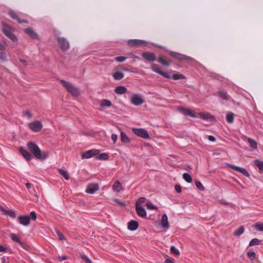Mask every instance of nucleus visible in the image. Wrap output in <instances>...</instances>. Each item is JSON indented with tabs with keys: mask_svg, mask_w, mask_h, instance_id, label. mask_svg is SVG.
Wrapping results in <instances>:
<instances>
[{
	"mask_svg": "<svg viewBox=\"0 0 263 263\" xmlns=\"http://www.w3.org/2000/svg\"><path fill=\"white\" fill-rule=\"evenodd\" d=\"M127 91V88L124 86H119L116 87L115 92L119 95H123Z\"/></svg>",
	"mask_w": 263,
	"mask_h": 263,
	"instance_id": "b1692460",
	"label": "nucleus"
},
{
	"mask_svg": "<svg viewBox=\"0 0 263 263\" xmlns=\"http://www.w3.org/2000/svg\"><path fill=\"white\" fill-rule=\"evenodd\" d=\"M199 117L204 120H209L210 121H215V117L209 112H200L199 113Z\"/></svg>",
	"mask_w": 263,
	"mask_h": 263,
	"instance_id": "dca6fc26",
	"label": "nucleus"
},
{
	"mask_svg": "<svg viewBox=\"0 0 263 263\" xmlns=\"http://www.w3.org/2000/svg\"><path fill=\"white\" fill-rule=\"evenodd\" d=\"M195 185L197 189H198L200 191H204V187L202 184L201 182L197 180L195 181Z\"/></svg>",
	"mask_w": 263,
	"mask_h": 263,
	"instance_id": "a19ab883",
	"label": "nucleus"
},
{
	"mask_svg": "<svg viewBox=\"0 0 263 263\" xmlns=\"http://www.w3.org/2000/svg\"><path fill=\"white\" fill-rule=\"evenodd\" d=\"M111 139L112 140L114 143H115L118 139V136L115 134H112L111 136Z\"/></svg>",
	"mask_w": 263,
	"mask_h": 263,
	"instance_id": "13d9d810",
	"label": "nucleus"
},
{
	"mask_svg": "<svg viewBox=\"0 0 263 263\" xmlns=\"http://www.w3.org/2000/svg\"><path fill=\"white\" fill-rule=\"evenodd\" d=\"M139 227V223L137 221L131 220L127 223V228L130 231H135Z\"/></svg>",
	"mask_w": 263,
	"mask_h": 263,
	"instance_id": "412c9836",
	"label": "nucleus"
},
{
	"mask_svg": "<svg viewBox=\"0 0 263 263\" xmlns=\"http://www.w3.org/2000/svg\"><path fill=\"white\" fill-rule=\"evenodd\" d=\"M28 148L37 159L44 160L49 156V153L47 151H42L38 145L32 141H29L27 143Z\"/></svg>",
	"mask_w": 263,
	"mask_h": 263,
	"instance_id": "f257e3e1",
	"label": "nucleus"
},
{
	"mask_svg": "<svg viewBox=\"0 0 263 263\" xmlns=\"http://www.w3.org/2000/svg\"><path fill=\"white\" fill-rule=\"evenodd\" d=\"M99 189V185L97 183H89L86 189V192L88 194H93Z\"/></svg>",
	"mask_w": 263,
	"mask_h": 263,
	"instance_id": "ddd939ff",
	"label": "nucleus"
},
{
	"mask_svg": "<svg viewBox=\"0 0 263 263\" xmlns=\"http://www.w3.org/2000/svg\"><path fill=\"white\" fill-rule=\"evenodd\" d=\"M131 103L135 106H139L143 104L145 100L139 94H133L130 97Z\"/></svg>",
	"mask_w": 263,
	"mask_h": 263,
	"instance_id": "1a4fd4ad",
	"label": "nucleus"
},
{
	"mask_svg": "<svg viewBox=\"0 0 263 263\" xmlns=\"http://www.w3.org/2000/svg\"><path fill=\"white\" fill-rule=\"evenodd\" d=\"M5 215H8L10 217H11L12 218H15L16 217V214L13 210H6L5 211V212L4 213Z\"/></svg>",
	"mask_w": 263,
	"mask_h": 263,
	"instance_id": "4c0bfd02",
	"label": "nucleus"
},
{
	"mask_svg": "<svg viewBox=\"0 0 263 263\" xmlns=\"http://www.w3.org/2000/svg\"><path fill=\"white\" fill-rule=\"evenodd\" d=\"M68 256L66 255H62L59 257V260L61 261L66 260Z\"/></svg>",
	"mask_w": 263,
	"mask_h": 263,
	"instance_id": "052dcab7",
	"label": "nucleus"
},
{
	"mask_svg": "<svg viewBox=\"0 0 263 263\" xmlns=\"http://www.w3.org/2000/svg\"><path fill=\"white\" fill-rule=\"evenodd\" d=\"M24 32L28 34L31 39L33 40H38L39 39L38 34L30 27L25 28Z\"/></svg>",
	"mask_w": 263,
	"mask_h": 263,
	"instance_id": "6ab92c4d",
	"label": "nucleus"
},
{
	"mask_svg": "<svg viewBox=\"0 0 263 263\" xmlns=\"http://www.w3.org/2000/svg\"><path fill=\"white\" fill-rule=\"evenodd\" d=\"M10 237L13 241L19 243L23 249L26 250H28V246L24 242L22 241L21 239L16 234L14 233H11L10 235Z\"/></svg>",
	"mask_w": 263,
	"mask_h": 263,
	"instance_id": "4468645a",
	"label": "nucleus"
},
{
	"mask_svg": "<svg viewBox=\"0 0 263 263\" xmlns=\"http://www.w3.org/2000/svg\"><path fill=\"white\" fill-rule=\"evenodd\" d=\"M227 165L229 166L230 168H231L233 170H234L235 171H237V172H239L240 171L241 168V167H239V166H236V165H233V164H229V163H228Z\"/></svg>",
	"mask_w": 263,
	"mask_h": 263,
	"instance_id": "c03bdc74",
	"label": "nucleus"
},
{
	"mask_svg": "<svg viewBox=\"0 0 263 263\" xmlns=\"http://www.w3.org/2000/svg\"><path fill=\"white\" fill-rule=\"evenodd\" d=\"M164 263H174V259H166Z\"/></svg>",
	"mask_w": 263,
	"mask_h": 263,
	"instance_id": "0e129e2a",
	"label": "nucleus"
},
{
	"mask_svg": "<svg viewBox=\"0 0 263 263\" xmlns=\"http://www.w3.org/2000/svg\"><path fill=\"white\" fill-rule=\"evenodd\" d=\"M135 208L136 211L139 216L142 218L146 217V211L142 206L139 205L138 204H136Z\"/></svg>",
	"mask_w": 263,
	"mask_h": 263,
	"instance_id": "a211bd4d",
	"label": "nucleus"
},
{
	"mask_svg": "<svg viewBox=\"0 0 263 263\" xmlns=\"http://www.w3.org/2000/svg\"><path fill=\"white\" fill-rule=\"evenodd\" d=\"M8 14L12 18H13L14 20H16L17 21V20H18L19 16L14 11L10 10Z\"/></svg>",
	"mask_w": 263,
	"mask_h": 263,
	"instance_id": "58836bf2",
	"label": "nucleus"
},
{
	"mask_svg": "<svg viewBox=\"0 0 263 263\" xmlns=\"http://www.w3.org/2000/svg\"><path fill=\"white\" fill-rule=\"evenodd\" d=\"M24 116L28 117L29 118H31L32 115L31 112L29 110H25L23 111Z\"/></svg>",
	"mask_w": 263,
	"mask_h": 263,
	"instance_id": "864d4df0",
	"label": "nucleus"
},
{
	"mask_svg": "<svg viewBox=\"0 0 263 263\" xmlns=\"http://www.w3.org/2000/svg\"><path fill=\"white\" fill-rule=\"evenodd\" d=\"M234 114L232 112H229L226 115V121L229 123H232L234 122Z\"/></svg>",
	"mask_w": 263,
	"mask_h": 263,
	"instance_id": "2f4dec72",
	"label": "nucleus"
},
{
	"mask_svg": "<svg viewBox=\"0 0 263 263\" xmlns=\"http://www.w3.org/2000/svg\"><path fill=\"white\" fill-rule=\"evenodd\" d=\"M255 228L257 231L263 232V223H256Z\"/></svg>",
	"mask_w": 263,
	"mask_h": 263,
	"instance_id": "a18cd8bd",
	"label": "nucleus"
},
{
	"mask_svg": "<svg viewBox=\"0 0 263 263\" xmlns=\"http://www.w3.org/2000/svg\"><path fill=\"white\" fill-rule=\"evenodd\" d=\"M217 95L220 98L224 100H228L229 98L228 96V94L227 92L224 90H219L217 91Z\"/></svg>",
	"mask_w": 263,
	"mask_h": 263,
	"instance_id": "cd10ccee",
	"label": "nucleus"
},
{
	"mask_svg": "<svg viewBox=\"0 0 263 263\" xmlns=\"http://www.w3.org/2000/svg\"><path fill=\"white\" fill-rule=\"evenodd\" d=\"M133 133L137 136L140 137L143 139H150V136L148 132L144 128H133Z\"/></svg>",
	"mask_w": 263,
	"mask_h": 263,
	"instance_id": "0eeeda50",
	"label": "nucleus"
},
{
	"mask_svg": "<svg viewBox=\"0 0 263 263\" xmlns=\"http://www.w3.org/2000/svg\"><path fill=\"white\" fill-rule=\"evenodd\" d=\"M175 189L177 193H180L181 192L182 187L179 184H176L175 186Z\"/></svg>",
	"mask_w": 263,
	"mask_h": 263,
	"instance_id": "6e6d98bb",
	"label": "nucleus"
},
{
	"mask_svg": "<svg viewBox=\"0 0 263 263\" xmlns=\"http://www.w3.org/2000/svg\"><path fill=\"white\" fill-rule=\"evenodd\" d=\"M30 218V220L31 219L33 220H35L37 218V216L34 211H32L30 213V214L28 215Z\"/></svg>",
	"mask_w": 263,
	"mask_h": 263,
	"instance_id": "49530a36",
	"label": "nucleus"
},
{
	"mask_svg": "<svg viewBox=\"0 0 263 263\" xmlns=\"http://www.w3.org/2000/svg\"><path fill=\"white\" fill-rule=\"evenodd\" d=\"M208 139L209 141L211 142H214L216 141V138L213 136L212 135L209 136Z\"/></svg>",
	"mask_w": 263,
	"mask_h": 263,
	"instance_id": "e2e57ef3",
	"label": "nucleus"
},
{
	"mask_svg": "<svg viewBox=\"0 0 263 263\" xmlns=\"http://www.w3.org/2000/svg\"><path fill=\"white\" fill-rule=\"evenodd\" d=\"M116 69H121L126 71H130V70L127 68L124 67L123 66H117L116 68Z\"/></svg>",
	"mask_w": 263,
	"mask_h": 263,
	"instance_id": "4d7b16f0",
	"label": "nucleus"
},
{
	"mask_svg": "<svg viewBox=\"0 0 263 263\" xmlns=\"http://www.w3.org/2000/svg\"><path fill=\"white\" fill-rule=\"evenodd\" d=\"M100 151L97 149H91L83 152L81 154V158L83 159H89L96 156L100 153Z\"/></svg>",
	"mask_w": 263,
	"mask_h": 263,
	"instance_id": "6e6552de",
	"label": "nucleus"
},
{
	"mask_svg": "<svg viewBox=\"0 0 263 263\" xmlns=\"http://www.w3.org/2000/svg\"><path fill=\"white\" fill-rule=\"evenodd\" d=\"M20 62L23 64L24 65H27V62L24 59H20Z\"/></svg>",
	"mask_w": 263,
	"mask_h": 263,
	"instance_id": "774afa93",
	"label": "nucleus"
},
{
	"mask_svg": "<svg viewBox=\"0 0 263 263\" xmlns=\"http://www.w3.org/2000/svg\"><path fill=\"white\" fill-rule=\"evenodd\" d=\"M58 42L61 50L63 51H67L69 49V43L65 38L62 37H58Z\"/></svg>",
	"mask_w": 263,
	"mask_h": 263,
	"instance_id": "f8f14e48",
	"label": "nucleus"
},
{
	"mask_svg": "<svg viewBox=\"0 0 263 263\" xmlns=\"http://www.w3.org/2000/svg\"><path fill=\"white\" fill-rule=\"evenodd\" d=\"M245 228L243 226L239 227L237 230L234 232V235L236 236H239L242 233H243Z\"/></svg>",
	"mask_w": 263,
	"mask_h": 263,
	"instance_id": "c756f323",
	"label": "nucleus"
},
{
	"mask_svg": "<svg viewBox=\"0 0 263 263\" xmlns=\"http://www.w3.org/2000/svg\"><path fill=\"white\" fill-rule=\"evenodd\" d=\"M109 158L108 155L106 153H101L100 154H98L96 156V159L98 160H108Z\"/></svg>",
	"mask_w": 263,
	"mask_h": 263,
	"instance_id": "c85d7f7f",
	"label": "nucleus"
},
{
	"mask_svg": "<svg viewBox=\"0 0 263 263\" xmlns=\"http://www.w3.org/2000/svg\"><path fill=\"white\" fill-rule=\"evenodd\" d=\"M248 141L249 143L250 146L252 149H255L257 148V142L254 140L249 138H248Z\"/></svg>",
	"mask_w": 263,
	"mask_h": 263,
	"instance_id": "473e14b6",
	"label": "nucleus"
},
{
	"mask_svg": "<svg viewBox=\"0 0 263 263\" xmlns=\"http://www.w3.org/2000/svg\"><path fill=\"white\" fill-rule=\"evenodd\" d=\"M0 60L3 62L8 61L6 53L4 51H0Z\"/></svg>",
	"mask_w": 263,
	"mask_h": 263,
	"instance_id": "e433bc0d",
	"label": "nucleus"
},
{
	"mask_svg": "<svg viewBox=\"0 0 263 263\" xmlns=\"http://www.w3.org/2000/svg\"><path fill=\"white\" fill-rule=\"evenodd\" d=\"M147 209L148 210H157V206L156 205H153L151 202H148L146 204Z\"/></svg>",
	"mask_w": 263,
	"mask_h": 263,
	"instance_id": "37998d69",
	"label": "nucleus"
},
{
	"mask_svg": "<svg viewBox=\"0 0 263 263\" xmlns=\"http://www.w3.org/2000/svg\"><path fill=\"white\" fill-rule=\"evenodd\" d=\"M120 139L122 143H129L130 142V140L127 137L126 133L123 131L121 132Z\"/></svg>",
	"mask_w": 263,
	"mask_h": 263,
	"instance_id": "a878e982",
	"label": "nucleus"
},
{
	"mask_svg": "<svg viewBox=\"0 0 263 263\" xmlns=\"http://www.w3.org/2000/svg\"><path fill=\"white\" fill-rule=\"evenodd\" d=\"M124 77V74L122 72L115 71L112 73V77L115 80L120 81Z\"/></svg>",
	"mask_w": 263,
	"mask_h": 263,
	"instance_id": "393cba45",
	"label": "nucleus"
},
{
	"mask_svg": "<svg viewBox=\"0 0 263 263\" xmlns=\"http://www.w3.org/2000/svg\"><path fill=\"white\" fill-rule=\"evenodd\" d=\"M3 28L2 29V32L9 39L13 42H17L18 39L17 36L12 32V27L9 24L2 22Z\"/></svg>",
	"mask_w": 263,
	"mask_h": 263,
	"instance_id": "39448f33",
	"label": "nucleus"
},
{
	"mask_svg": "<svg viewBox=\"0 0 263 263\" xmlns=\"http://www.w3.org/2000/svg\"><path fill=\"white\" fill-rule=\"evenodd\" d=\"M260 240L257 238L252 239L249 242V246H253L259 244Z\"/></svg>",
	"mask_w": 263,
	"mask_h": 263,
	"instance_id": "ea45409f",
	"label": "nucleus"
},
{
	"mask_svg": "<svg viewBox=\"0 0 263 263\" xmlns=\"http://www.w3.org/2000/svg\"><path fill=\"white\" fill-rule=\"evenodd\" d=\"M29 128L34 132L41 131L43 128V125L40 121L35 120L28 124Z\"/></svg>",
	"mask_w": 263,
	"mask_h": 263,
	"instance_id": "9b49d317",
	"label": "nucleus"
},
{
	"mask_svg": "<svg viewBox=\"0 0 263 263\" xmlns=\"http://www.w3.org/2000/svg\"><path fill=\"white\" fill-rule=\"evenodd\" d=\"M19 151L26 160L30 161L32 158V155L23 147H20Z\"/></svg>",
	"mask_w": 263,
	"mask_h": 263,
	"instance_id": "aec40b11",
	"label": "nucleus"
},
{
	"mask_svg": "<svg viewBox=\"0 0 263 263\" xmlns=\"http://www.w3.org/2000/svg\"><path fill=\"white\" fill-rule=\"evenodd\" d=\"M239 173H241L245 176H246V177H249L250 176V174H249V172L245 168L241 167V170L239 172Z\"/></svg>",
	"mask_w": 263,
	"mask_h": 263,
	"instance_id": "3c124183",
	"label": "nucleus"
},
{
	"mask_svg": "<svg viewBox=\"0 0 263 263\" xmlns=\"http://www.w3.org/2000/svg\"><path fill=\"white\" fill-rule=\"evenodd\" d=\"M183 178L188 183H191L192 182V176L190 174L187 173H185L183 174Z\"/></svg>",
	"mask_w": 263,
	"mask_h": 263,
	"instance_id": "72a5a7b5",
	"label": "nucleus"
},
{
	"mask_svg": "<svg viewBox=\"0 0 263 263\" xmlns=\"http://www.w3.org/2000/svg\"><path fill=\"white\" fill-rule=\"evenodd\" d=\"M56 232L60 240H63L66 239V237L59 230H57Z\"/></svg>",
	"mask_w": 263,
	"mask_h": 263,
	"instance_id": "09e8293b",
	"label": "nucleus"
},
{
	"mask_svg": "<svg viewBox=\"0 0 263 263\" xmlns=\"http://www.w3.org/2000/svg\"><path fill=\"white\" fill-rule=\"evenodd\" d=\"M7 249L0 244V252H6Z\"/></svg>",
	"mask_w": 263,
	"mask_h": 263,
	"instance_id": "680f3d73",
	"label": "nucleus"
},
{
	"mask_svg": "<svg viewBox=\"0 0 263 263\" xmlns=\"http://www.w3.org/2000/svg\"><path fill=\"white\" fill-rule=\"evenodd\" d=\"M126 59V57L123 56H119L115 58V60L119 62H124Z\"/></svg>",
	"mask_w": 263,
	"mask_h": 263,
	"instance_id": "603ef678",
	"label": "nucleus"
},
{
	"mask_svg": "<svg viewBox=\"0 0 263 263\" xmlns=\"http://www.w3.org/2000/svg\"><path fill=\"white\" fill-rule=\"evenodd\" d=\"M168 54L172 58L181 62L183 61L190 62L194 61V59H193L192 57L177 52L170 50L168 51Z\"/></svg>",
	"mask_w": 263,
	"mask_h": 263,
	"instance_id": "423d86ee",
	"label": "nucleus"
},
{
	"mask_svg": "<svg viewBox=\"0 0 263 263\" xmlns=\"http://www.w3.org/2000/svg\"><path fill=\"white\" fill-rule=\"evenodd\" d=\"M6 49V47L2 43L0 42V50L2 51H4Z\"/></svg>",
	"mask_w": 263,
	"mask_h": 263,
	"instance_id": "69168bd1",
	"label": "nucleus"
},
{
	"mask_svg": "<svg viewBox=\"0 0 263 263\" xmlns=\"http://www.w3.org/2000/svg\"><path fill=\"white\" fill-rule=\"evenodd\" d=\"M18 220L20 224L24 226H28L30 223L28 215H20L18 217Z\"/></svg>",
	"mask_w": 263,
	"mask_h": 263,
	"instance_id": "f3484780",
	"label": "nucleus"
},
{
	"mask_svg": "<svg viewBox=\"0 0 263 263\" xmlns=\"http://www.w3.org/2000/svg\"><path fill=\"white\" fill-rule=\"evenodd\" d=\"M151 68L154 72L166 79H173L175 80L186 79L185 76L181 73H174L172 76H171L169 72L163 71L160 68L159 66L156 64H152L151 66Z\"/></svg>",
	"mask_w": 263,
	"mask_h": 263,
	"instance_id": "f03ea898",
	"label": "nucleus"
},
{
	"mask_svg": "<svg viewBox=\"0 0 263 263\" xmlns=\"http://www.w3.org/2000/svg\"><path fill=\"white\" fill-rule=\"evenodd\" d=\"M147 42L142 40L130 39L127 41V45L132 47H137L142 45H146Z\"/></svg>",
	"mask_w": 263,
	"mask_h": 263,
	"instance_id": "9d476101",
	"label": "nucleus"
},
{
	"mask_svg": "<svg viewBox=\"0 0 263 263\" xmlns=\"http://www.w3.org/2000/svg\"><path fill=\"white\" fill-rule=\"evenodd\" d=\"M179 110L183 115L187 116L192 118H197L196 114L192 110L188 109L183 107H179Z\"/></svg>",
	"mask_w": 263,
	"mask_h": 263,
	"instance_id": "2eb2a0df",
	"label": "nucleus"
},
{
	"mask_svg": "<svg viewBox=\"0 0 263 263\" xmlns=\"http://www.w3.org/2000/svg\"><path fill=\"white\" fill-rule=\"evenodd\" d=\"M114 201L117 204H118L119 205L121 206H123V207H124L126 206V204L124 202H123L122 201H121L120 199H114Z\"/></svg>",
	"mask_w": 263,
	"mask_h": 263,
	"instance_id": "8fccbe9b",
	"label": "nucleus"
},
{
	"mask_svg": "<svg viewBox=\"0 0 263 263\" xmlns=\"http://www.w3.org/2000/svg\"><path fill=\"white\" fill-rule=\"evenodd\" d=\"M62 85L67 90L68 92L74 97H79L80 94V91L79 88L76 87L71 83L64 80L59 79Z\"/></svg>",
	"mask_w": 263,
	"mask_h": 263,
	"instance_id": "20e7f679",
	"label": "nucleus"
},
{
	"mask_svg": "<svg viewBox=\"0 0 263 263\" xmlns=\"http://www.w3.org/2000/svg\"><path fill=\"white\" fill-rule=\"evenodd\" d=\"M112 105L111 101L107 99H103L100 104L101 107H110Z\"/></svg>",
	"mask_w": 263,
	"mask_h": 263,
	"instance_id": "7c9ffc66",
	"label": "nucleus"
},
{
	"mask_svg": "<svg viewBox=\"0 0 263 263\" xmlns=\"http://www.w3.org/2000/svg\"><path fill=\"white\" fill-rule=\"evenodd\" d=\"M153 46H155V47H157V48H160V49H164L165 48L163 46H161L160 45H156L154 43H152V44Z\"/></svg>",
	"mask_w": 263,
	"mask_h": 263,
	"instance_id": "338daca9",
	"label": "nucleus"
},
{
	"mask_svg": "<svg viewBox=\"0 0 263 263\" xmlns=\"http://www.w3.org/2000/svg\"><path fill=\"white\" fill-rule=\"evenodd\" d=\"M146 199L145 197H140L138 201L136 202V204H138L139 205H141L142 203H144Z\"/></svg>",
	"mask_w": 263,
	"mask_h": 263,
	"instance_id": "5fc2aeb1",
	"label": "nucleus"
},
{
	"mask_svg": "<svg viewBox=\"0 0 263 263\" xmlns=\"http://www.w3.org/2000/svg\"><path fill=\"white\" fill-rule=\"evenodd\" d=\"M81 258L86 263H92V261L86 255H82Z\"/></svg>",
	"mask_w": 263,
	"mask_h": 263,
	"instance_id": "de8ad7c7",
	"label": "nucleus"
},
{
	"mask_svg": "<svg viewBox=\"0 0 263 263\" xmlns=\"http://www.w3.org/2000/svg\"><path fill=\"white\" fill-rule=\"evenodd\" d=\"M58 172L65 178V180H68L69 179V174L67 171L64 170L62 168H59Z\"/></svg>",
	"mask_w": 263,
	"mask_h": 263,
	"instance_id": "bb28decb",
	"label": "nucleus"
},
{
	"mask_svg": "<svg viewBox=\"0 0 263 263\" xmlns=\"http://www.w3.org/2000/svg\"><path fill=\"white\" fill-rule=\"evenodd\" d=\"M17 22L19 23V24H22V23H28V21L27 20H25V19H21L20 17L18 18V20H17Z\"/></svg>",
	"mask_w": 263,
	"mask_h": 263,
	"instance_id": "bf43d9fd",
	"label": "nucleus"
},
{
	"mask_svg": "<svg viewBox=\"0 0 263 263\" xmlns=\"http://www.w3.org/2000/svg\"><path fill=\"white\" fill-rule=\"evenodd\" d=\"M112 190L117 192H120L123 190V188L121 182L119 180H116L112 185Z\"/></svg>",
	"mask_w": 263,
	"mask_h": 263,
	"instance_id": "5701e85b",
	"label": "nucleus"
},
{
	"mask_svg": "<svg viewBox=\"0 0 263 263\" xmlns=\"http://www.w3.org/2000/svg\"><path fill=\"white\" fill-rule=\"evenodd\" d=\"M247 256L252 260L256 258V254L254 251H249L247 253Z\"/></svg>",
	"mask_w": 263,
	"mask_h": 263,
	"instance_id": "79ce46f5",
	"label": "nucleus"
},
{
	"mask_svg": "<svg viewBox=\"0 0 263 263\" xmlns=\"http://www.w3.org/2000/svg\"><path fill=\"white\" fill-rule=\"evenodd\" d=\"M142 57L146 61L149 62H153L157 60L163 66L168 67L170 65V62L168 60L165 59L162 55H159L158 58H156V54L154 52H144L142 54Z\"/></svg>",
	"mask_w": 263,
	"mask_h": 263,
	"instance_id": "7ed1b4c3",
	"label": "nucleus"
},
{
	"mask_svg": "<svg viewBox=\"0 0 263 263\" xmlns=\"http://www.w3.org/2000/svg\"><path fill=\"white\" fill-rule=\"evenodd\" d=\"M170 251L171 253L174 254L175 256H179L180 255L179 250L174 246L171 247Z\"/></svg>",
	"mask_w": 263,
	"mask_h": 263,
	"instance_id": "f704fd0d",
	"label": "nucleus"
},
{
	"mask_svg": "<svg viewBox=\"0 0 263 263\" xmlns=\"http://www.w3.org/2000/svg\"><path fill=\"white\" fill-rule=\"evenodd\" d=\"M254 162L259 170L263 171V161H261L259 160H255Z\"/></svg>",
	"mask_w": 263,
	"mask_h": 263,
	"instance_id": "c9c22d12",
	"label": "nucleus"
},
{
	"mask_svg": "<svg viewBox=\"0 0 263 263\" xmlns=\"http://www.w3.org/2000/svg\"><path fill=\"white\" fill-rule=\"evenodd\" d=\"M161 224L163 228L167 229L170 227V224L167 219V216L166 214H163L161 217Z\"/></svg>",
	"mask_w": 263,
	"mask_h": 263,
	"instance_id": "4be33fe9",
	"label": "nucleus"
}]
</instances>
